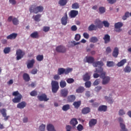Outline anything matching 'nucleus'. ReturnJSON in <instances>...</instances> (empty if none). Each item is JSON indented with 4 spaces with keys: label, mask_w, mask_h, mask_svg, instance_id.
Listing matches in <instances>:
<instances>
[{
    "label": "nucleus",
    "mask_w": 131,
    "mask_h": 131,
    "mask_svg": "<svg viewBox=\"0 0 131 131\" xmlns=\"http://www.w3.org/2000/svg\"><path fill=\"white\" fill-rule=\"evenodd\" d=\"M94 72H97V73H99V74H100V78L102 79V84L105 85L109 83L111 79L110 77L106 76V72L104 71V69H103V68L98 67L96 68Z\"/></svg>",
    "instance_id": "obj_1"
},
{
    "label": "nucleus",
    "mask_w": 131,
    "mask_h": 131,
    "mask_svg": "<svg viewBox=\"0 0 131 131\" xmlns=\"http://www.w3.org/2000/svg\"><path fill=\"white\" fill-rule=\"evenodd\" d=\"M30 13H34V14H37L40 13L43 11V7L42 6H36L35 5H31L29 8Z\"/></svg>",
    "instance_id": "obj_2"
},
{
    "label": "nucleus",
    "mask_w": 131,
    "mask_h": 131,
    "mask_svg": "<svg viewBox=\"0 0 131 131\" xmlns=\"http://www.w3.org/2000/svg\"><path fill=\"white\" fill-rule=\"evenodd\" d=\"M12 96L15 97L12 99L13 103H20L22 99V95L19 93V91H14L12 93Z\"/></svg>",
    "instance_id": "obj_3"
},
{
    "label": "nucleus",
    "mask_w": 131,
    "mask_h": 131,
    "mask_svg": "<svg viewBox=\"0 0 131 131\" xmlns=\"http://www.w3.org/2000/svg\"><path fill=\"white\" fill-rule=\"evenodd\" d=\"M52 92L54 94H56L59 90V82L57 81L52 80L51 82Z\"/></svg>",
    "instance_id": "obj_4"
},
{
    "label": "nucleus",
    "mask_w": 131,
    "mask_h": 131,
    "mask_svg": "<svg viewBox=\"0 0 131 131\" xmlns=\"http://www.w3.org/2000/svg\"><path fill=\"white\" fill-rule=\"evenodd\" d=\"M72 71V69L68 68L64 69L63 68H59L58 70L57 74L58 75H62V74H68Z\"/></svg>",
    "instance_id": "obj_5"
},
{
    "label": "nucleus",
    "mask_w": 131,
    "mask_h": 131,
    "mask_svg": "<svg viewBox=\"0 0 131 131\" xmlns=\"http://www.w3.org/2000/svg\"><path fill=\"white\" fill-rule=\"evenodd\" d=\"M123 26V24L121 22H118L115 24V31L116 32H121L122 31V29H121V27Z\"/></svg>",
    "instance_id": "obj_6"
},
{
    "label": "nucleus",
    "mask_w": 131,
    "mask_h": 131,
    "mask_svg": "<svg viewBox=\"0 0 131 131\" xmlns=\"http://www.w3.org/2000/svg\"><path fill=\"white\" fill-rule=\"evenodd\" d=\"M16 60L18 61L22 59L23 57H24V55H25V53L22 51V50L18 49L16 51Z\"/></svg>",
    "instance_id": "obj_7"
},
{
    "label": "nucleus",
    "mask_w": 131,
    "mask_h": 131,
    "mask_svg": "<svg viewBox=\"0 0 131 131\" xmlns=\"http://www.w3.org/2000/svg\"><path fill=\"white\" fill-rule=\"evenodd\" d=\"M37 99L40 101H45V102H47V101L50 100L49 98H48V96H47L46 94H42L41 95H38L37 96Z\"/></svg>",
    "instance_id": "obj_8"
},
{
    "label": "nucleus",
    "mask_w": 131,
    "mask_h": 131,
    "mask_svg": "<svg viewBox=\"0 0 131 131\" xmlns=\"http://www.w3.org/2000/svg\"><path fill=\"white\" fill-rule=\"evenodd\" d=\"M56 51L58 53H66V51H67V49L66 48L62 46H59L56 47Z\"/></svg>",
    "instance_id": "obj_9"
},
{
    "label": "nucleus",
    "mask_w": 131,
    "mask_h": 131,
    "mask_svg": "<svg viewBox=\"0 0 131 131\" xmlns=\"http://www.w3.org/2000/svg\"><path fill=\"white\" fill-rule=\"evenodd\" d=\"M68 20V15H67V12L65 13L64 16H63L61 19V24L64 26L67 25Z\"/></svg>",
    "instance_id": "obj_10"
},
{
    "label": "nucleus",
    "mask_w": 131,
    "mask_h": 131,
    "mask_svg": "<svg viewBox=\"0 0 131 131\" xmlns=\"http://www.w3.org/2000/svg\"><path fill=\"white\" fill-rule=\"evenodd\" d=\"M6 111H7L5 108H3L2 110H1V111L0 110V112H1V114L2 115L3 117H4V119L5 121H7V120H8L9 118H10V116H7Z\"/></svg>",
    "instance_id": "obj_11"
},
{
    "label": "nucleus",
    "mask_w": 131,
    "mask_h": 131,
    "mask_svg": "<svg viewBox=\"0 0 131 131\" xmlns=\"http://www.w3.org/2000/svg\"><path fill=\"white\" fill-rule=\"evenodd\" d=\"M60 96L63 98H66L68 96V90L67 89H62L60 92Z\"/></svg>",
    "instance_id": "obj_12"
},
{
    "label": "nucleus",
    "mask_w": 131,
    "mask_h": 131,
    "mask_svg": "<svg viewBox=\"0 0 131 131\" xmlns=\"http://www.w3.org/2000/svg\"><path fill=\"white\" fill-rule=\"evenodd\" d=\"M85 59L87 63L90 64H94L95 62V58L93 56H86Z\"/></svg>",
    "instance_id": "obj_13"
},
{
    "label": "nucleus",
    "mask_w": 131,
    "mask_h": 131,
    "mask_svg": "<svg viewBox=\"0 0 131 131\" xmlns=\"http://www.w3.org/2000/svg\"><path fill=\"white\" fill-rule=\"evenodd\" d=\"M77 15H78V11L77 10H71L69 13L71 18H75Z\"/></svg>",
    "instance_id": "obj_14"
},
{
    "label": "nucleus",
    "mask_w": 131,
    "mask_h": 131,
    "mask_svg": "<svg viewBox=\"0 0 131 131\" xmlns=\"http://www.w3.org/2000/svg\"><path fill=\"white\" fill-rule=\"evenodd\" d=\"M26 105H27V103H26V102L25 101H22L17 105V108H18L19 109H24L25 107H26Z\"/></svg>",
    "instance_id": "obj_15"
},
{
    "label": "nucleus",
    "mask_w": 131,
    "mask_h": 131,
    "mask_svg": "<svg viewBox=\"0 0 131 131\" xmlns=\"http://www.w3.org/2000/svg\"><path fill=\"white\" fill-rule=\"evenodd\" d=\"M119 54V49L117 47H115L113 52L112 55L114 58H117Z\"/></svg>",
    "instance_id": "obj_16"
},
{
    "label": "nucleus",
    "mask_w": 131,
    "mask_h": 131,
    "mask_svg": "<svg viewBox=\"0 0 131 131\" xmlns=\"http://www.w3.org/2000/svg\"><path fill=\"white\" fill-rule=\"evenodd\" d=\"M94 67H98V66H100L102 68V66H104V62L102 61H95L93 63Z\"/></svg>",
    "instance_id": "obj_17"
},
{
    "label": "nucleus",
    "mask_w": 131,
    "mask_h": 131,
    "mask_svg": "<svg viewBox=\"0 0 131 131\" xmlns=\"http://www.w3.org/2000/svg\"><path fill=\"white\" fill-rule=\"evenodd\" d=\"M95 24L96 26H97V29H98V28H102V27H103V23H102V21H101V20H100L99 19H97L95 21Z\"/></svg>",
    "instance_id": "obj_18"
},
{
    "label": "nucleus",
    "mask_w": 131,
    "mask_h": 131,
    "mask_svg": "<svg viewBox=\"0 0 131 131\" xmlns=\"http://www.w3.org/2000/svg\"><path fill=\"white\" fill-rule=\"evenodd\" d=\"M75 99H76V97H75V95H70L67 98V101L69 103H72V102L75 101Z\"/></svg>",
    "instance_id": "obj_19"
},
{
    "label": "nucleus",
    "mask_w": 131,
    "mask_h": 131,
    "mask_svg": "<svg viewBox=\"0 0 131 131\" xmlns=\"http://www.w3.org/2000/svg\"><path fill=\"white\" fill-rule=\"evenodd\" d=\"M35 63V60L33 59L30 60L27 64V68L28 69H30V68H32Z\"/></svg>",
    "instance_id": "obj_20"
},
{
    "label": "nucleus",
    "mask_w": 131,
    "mask_h": 131,
    "mask_svg": "<svg viewBox=\"0 0 131 131\" xmlns=\"http://www.w3.org/2000/svg\"><path fill=\"white\" fill-rule=\"evenodd\" d=\"M90 79H91V75L89 73H86L83 75V80L84 81H88Z\"/></svg>",
    "instance_id": "obj_21"
},
{
    "label": "nucleus",
    "mask_w": 131,
    "mask_h": 131,
    "mask_svg": "<svg viewBox=\"0 0 131 131\" xmlns=\"http://www.w3.org/2000/svg\"><path fill=\"white\" fill-rule=\"evenodd\" d=\"M18 35V34L13 33L11 34L10 35L7 36V39H15L16 37H17V36Z\"/></svg>",
    "instance_id": "obj_22"
},
{
    "label": "nucleus",
    "mask_w": 131,
    "mask_h": 131,
    "mask_svg": "<svg viewBox=\"0 0 131 131\" xmlns=\"http://www.w3.org/2000/svg\"><path fill=\"white\" fill-rule=\"evenodd\" d=\"M40 18H41V14H37L32 16V18L34 19V21H36V22H39V21H40Z\"/></svg>",
    "instance_id": "obj_23"
},
{
    "label": "nucleus",
    "mask_w": 131,
    "mask_h": 131,
    "mask_svg": "<svg viewBox=\"0 0 131 131\" xmlns=\"http://www.w3.org/2000/svg\"><path fill=\"white\" fill-rule=\"evenodd\" d=\"M47 129L48 131H56V129H55V127L52 124H49L47 125Z\"/></svg>",
    "instance_id": "obj_24"
},
{
    "label": "nucleus",
    "mask_w": 131,
    "mask_h": 131,
    "mask_svg": "<svg viewBox=\"0 0 131 131\" xmlns=\"http://www.w3.org/2000/svg\"><path fill=\"white\" fill-rule=\"evenodd\" d=\"M97 124V119H92L89 121V126L92 127Z\"/></svg>",
    "instance_id": "obj_25"
},
{
    "label": "nucleus",
    "mask_w": 131,
    "mask_h": 131,
    "mask_svg": "<svg viewBox=\"0 0 131 131\" xmlns=\"http://www.w3.org/2000/svg\"><path fill=\"white\" fill-rule=\"evenodd\" d=\"M126 59H122L117 64V66L118 67H122L126 63Z\"/></svg>",
    "instance_id": "obj_26"
},
{
    "label": "nucleus",
    "mask_w": 131,
    "mask_h": 131,
    "mask_svg": "<svg viewBox=\"0 0 131 131\" xmlns=\"http://www.w3.org/2000/svg\"><path fill=\"white\" fill-rule=\"evenodd\" d=\"M104 40V43H108L110 42V36L108 34L104 35V37L103 38Z\"/></svg>",
    "instance_id": "obj_27"
},
{
    "label": "nucleus",
    "mask_w": 131,
    "mask_h": 131,
    "mask_svg": "<svg viewBox=\"0 0 131 131\" xmlns=\"http://www.w3.org/2000/svg\"><path fill=\"white\" fill-rule=\"evenodd\" d=\"M98 111L101 112L103 111V112H106L107 111V106L106 105H100L98 108Z\"/></svg>",
    "instance_id": "obj_28"
},
{
    "label": "nucleus",
    "mask_w": 131,
    "mask_h": 131,
    "mask_svg": "<svg viewBox=\"0 0 131 131\" xmlns=\"http://www.w3.org/2000/svg\"><path fill=\"white\" fill-rule=\"evenodd\" d=\"M91 112V108L89 107H84L82 110V114H88Z\"/></svg>",
    "instance_id": "obj_29"
},
{
    "label": "nucleus",
    "mask_w": 131,
    "mask_h": 131,
    "mask_svg": "<svg viewBox=\"0 0 131 131\" xmlns=\"http://www.w3.org/2000/svg\"><path fill=\"white\" fill-rule=\"evenodd\" d=\"M90 42H93V43H96L99 41V39L96 36L91 37L89 40Z\"/></svg>",
    "instance_id": "obj_30"
},
{
    "label": "nucleus",
    "mask_w": 131,
    "mask_h": 131,
    "mask_svg": "<svg viewBox=\"0 0 131 131\" xmlns=\"http://www.w3.org/2000/svg\"><path fill=\"white\" fill-rule=\"evenodd\" d=\"M23 79L25 80V81H29L30 80V77L29 75L27 73H24L23 74Z\"/></svg>",
    "instance_id": "obj_31"
},
{
    "label": "nucleus",
    "mask_w": 131,
    "mask_h": 131,
    "mask_svg": "<svg viewBox=\"0 0 131 131\" xmlns=\"http://www.w3.org/2000/svg\"><path fill=\"white\" fill-rule=\"evenodd\" d=\"M31 37L32 38H38L39 37V35H38V32H34L30 35Z\"/></svg>",
    "instance_id": "obj_32"
},
{
    "label": "nucleus",
    "mask_w": 131,
    "mask_h": 131,
    "mask_svg": "<svg viewBox=\"0 0 131 131\" xmlns=\"http://www.w3.org/2000/svg\"><path fill=\"white\" fill-rule=\"evenodd\" d=\"M71 124L72 125V126H75L76 124L78 123V122H77V120L76 118H73L70 121Z\"/></svg>",
    "instance_id": "obj_33"
},
{
    "label": "nucleus",
    "mask_w": 131,
    "mask_h": 131,
    "mask_svg": "<svg viewBox=\"0 0 131 131\" xmlns=\"http://www.w3.org/2000/svg\"><path fill=\"white\" fill-rule=\"evenodd\" d=\"M59 85L61 89H64V88H66V85H67V83L64 80H61L59 83Z\"/></svg>",
    "instance_id": "obj_34"
},
{
    "label": "nucleus",
    "mask_w": 131,
    "mask_h": 131,
    "mask_svg": "<svg viewBox=\"0 0 131 131\" xmlns=\"http://www.w3.org/2000/svg\"><path fill=\"white\" fill-rule=\"evenodd\" d=\"M76 92L77 93V94H81L84 92V88L80 86L76 89Z\"/></svg>",
    "instance_id": "obj_35"
},
{
    "label": "nucleus",
    "mask_w": 131,
    "mask_h": 131,
    "mask_svg": "<svg viewBox=\"0 0 131 131\" xmlns=\"http://www.w3.org/2000/svg\"><path fill=\"white\" fill-rule=\"evenodd\" d=\"M89 31H93V30H97V26L94 24H91L88 28Z\"/></svg>",
    "instance_id": "obj_36"
},
{
    "label": "nucleus",
    "mask_w": 131,
    "mask_h": 131,
    "mask_svg": "<svg viewBox=\"0 0 131 131\" xmlns=\"http://www.w3.org/2000/svg\"><path fill=\"white\" fill-rule=\"evenodd\" d=\"M80 105H81V101H75L73 103V105L76 109H78L80 107Z\"/></svg>",
    "instance_id": "obj_37"
},
{
    "label": "nucleus",
    "mask_w": 131,
    "mask_h": 131,
    "mask_svg": "<svg viewBox=\"0 0 131 131\" xmlns=\"http://www.w3.org/2000/svg\"><path fill=\"white\" fill-rule=\"evenodd\" d=\"M131 72V68L129 66L127 65L124 69V72L125 73H129Z\"/></svg>",
    "instance_id": "obj_38"
},
{
    "label": "nucleus",
    "mask_w": 131,
    "mask_h": 131,
    "mask_svg": "<svg viewBox=\"0 0 131 131\" xmlns=\"http://www.w3.org/2000/svg\"><path fill=\"white\" fill-rule=\"evenodd\" d=\"M120 126L121 128L120 131H128L127 129L125 127V124L123 123H121L120 124Z\"/></svg>",
    "instance_id": "obj_39"
},
{
    "label": "nucleus",
    "mask_w": 131,
    "mask_h": 131,
    "mask_svg": "<svg viewBox=\"0 0 131 131\" xmlns=\"http://www.w3.org/2000/svg\"><path fill=\"white\" fill-rule=\"evenodd\" d=\"M58 4L61 7L66 6V5L67 4V0H59Z\"/></svg>",
    "instance_id": "obj_40"
},
{
    "label": "nucleus",
    "mask_w": 131,
    "mask_h": 131,
    "mask_svg": "<svg viewBox=\"0 0 131 131\" xmlns=\"http://www.w3.org/2000/svg\"><path fill=\"white\" fill-rule=\"evenodd\" d=\"M72 9L74 10H77V9H79V4L77 3H75L72 4Z\"/></svg>",
    "instance_id": "obj_41"
},
{
    "label": "nucleus",
    "mask_w": 131,
    "mask_h": 131,
    "mask_svg": "<svg viewBox=\"0 0 131 131\" xmlns=\"http://www.w3.org/2000/svg\"><path fill=\"white\" fill-rule=\"evenodd\" d=\"M62 109L63 111H68V110H69L70 109V105H69V104L64 105L62 106Z\"/></svg>",
    "instance_id": "obj_42"
},
{
    "label": "nucleus",
    "mask_w": 131,
    "mask_h": 131,
    "mask_svg": "<svg viewBox=\"0 0 131 131\" xmlns=\"http://www.w3.org/2000/svg\"><path fill=\"white\" fill-rule=\"evenodd\" d=\"M36 60L39 62H41L43 60V55H38L36 56Z\"/></svg>",
    "instance_id": "obj_43"
},
{
    "label": "nucleus",
    "mask_w": 131,
    "mask_h": 131,
    "mask_svg": "<svg viewBox=\"0 0 131 131\" xmlns=\"http://www.w3.org/2000/svg\"><path fill=\"white\" fill-rule=\"evenodd\" d=\"M99 14H104L106 12V9L104 7H100L99 8Z\"/></svg>",
    "instance_id": "obj_44"
},
{
    "label": "nucleus",
    "mask_w": 131,
    "mask_h": 131,
    "mask_svg": "<svg viewBox=\"0 0 131 131\" xmlns=\"http://www.w3.org/2000/svg\"><path fill=\"white\" fill-rule=\"evenodd\" d=\"M12 23L14 25H18L19 24V20H18V18L14 17L12 19Z\"/></svg>",
    "instance_id": "obj_45"
},
{
    "label": "nucleus",
    "mask_w": 131,
    "mask_h": 131,
    "mask_svg": "<svg viewBox=\"0 0 131 131\" xmlns=\"http://www.w3.org/2000/svg\"><path fill=\"white\" fill-rule=\"evenodd\" d=\"M106 66L107 67H113L114 66V62L107 61L106 62Z\"/></svg>",
    "instance_id": "obj_46"
},
{
    "label": "nucleus",
    "mask_w": 131,
    "mask_h": 131,
    "mask_svg": "<svg viewBox=\"0 0 131 131\" xmlns=\"http://www.w3.org/2000/svg\"><path fill=\"white\" fill-rule=\"evenodd\" d=\"M46 130V125L42 124L39 127V131H45Z\"/></svg>",
    "instance_id": "obj_47"
},
{
    "label": "nucleus",
    "mask_w": 131,
    "mask_h": 131,
    "mask_svg": "<svg viewBox=\"0 0 131 131\" xmlns=\"http://www.w3.org/2000/svg\"><path fill=\"white\" fill-rule=\"evenodd\" d=\"M10 52H11V48L10 47H6L4 49V54H9Z\"/></svg>",
    "instance_id": "obj_48"
},
{
    "label": "nucleus",
    "mask_w": 131,
    "mask_h": 131,
    "mask_svg": "<svg viewBox=\"0 0 131 131\" xmlns=\"http://www.w3.org/2000/svg\"><path fill=\"white\" fill-rule=\"evenodd\" d=\"M92 85V82L90 81H86L85 83V88H90Z\"/></svg>",
    "instance_id": "obj_49"
},
{
    "label": "nucleus",
    "mask_w": 131,
    "mask_h": 131,
    "mask_svg": "<svg viewBox=\"0 0 131 131\" xmlns=\"http://www.w3.org/2000/svg\"><path fill=\"white\" fill-rule=\"evenodd\" d=\"M93 77L94 78H98V77L101 78V74L96 72L93 74Z\"/></svg>",
    "instance_id": "obj_50"
},
{
    "label": "nucleus",
    "mask_w": 131,
    "mask_h": 131,
    "mask_svg": "<svg viewBox=\"0 0 131 131\" xmlns=\"http://www.w3.org/2000/svg\"><path fill=\"white\" fill-rule=\"evenodd\" d=\"M67 82H68V83H73L74 80L73 78H70L67 79Z\"/></svg>",
    "instance_id": "obj_51"
},
{
    "label": "nucleus",
    "mask_w": 131,
    "mask_h": 131,
    "mask_svg": "<svg viewBox=\"0 0 131 131\" xmlns=\"http://www.w3.org/2000/svg\"><path fill=\"white\" fill-rule=\"evenodd\" d=\"M43 31H44V32H48L50 31V27H47V26L43 27Z\"/></svg>",
    "instance_id": "obj_52"
},
{
    "label": "nucleus",
    "mask_w": 131,
    "mask_h": 131,
    "mask_svg": "<svg viewBox=\"0 0 131 131\" xmlns=\"http://www.w3.org/2000/svg\"><path fill=\"white\" fill-rule=\"evenodd\" d=\"M77 128L78 131H81L83 129V126L81 124H79L77 126Z\"/></svg>",
    "instance_id": "obj_53"
},
{
    "label": "nucleus",
    "mask_w": 131,
    "mask_h": 131,
    "mask_svg": "<svg viewBox=\"0 0 131 131\" xmlns=\"http://www.w3.org/2000/svg\"><path fill=\"white\" fill-rule=\"evenodd\" d=\"M30 95L32 97H35V96H37V92L33 91L30 93Z\"/></svg>",
    "instance_id": "obj_54"
},
{
    "label": "nucleus",
    "mask_w": 131,
    "mask_h": 131,
    "mask_svg": "<svg viewBox=\"0 0 131 131\" xmlns=\"http://www.w3.org/2000/svg\"><path fill=\"white\" fill-rule=\"evenodd\" d=\"M80 34H77L75 36V40H76L77 41H78V40H79V39H80Z\"/></svg>",
    "instance_id": "obj_55"
},
{
    "label": "nucleus",
    "mask_w": 131,
    "mask_h": 131,
    "mask_svg": "<svg viewBox=\"0 0 131 131\" xmlns=\"http://www.w3.org/2000/svg\"><path fill=\"white\" fill-rule=\"evenodd\" d=\"M103 24L104 25V26L105 27H109V25H110V24H109V23H108L107 21L106 20H104L103 21H102Z\"/></svg>",
    "instance_id": "obj_56"
},
{
    "label": "nucleus",
    "mask_w": 131,
    "mask_h": 131,
    "mask_svg": "<svg viewBox=\"0 0 131 131\" xmlns=\"http://www.w3.org/2000/svg\"><path fill=\"white\" fill-rule=\"evenodd\" d=\"M124 114H125V113L124 112V111H123V110L121 109L119 110V115H120V116H122V115H124Z\"/></svg>",
    "instance_id": "obj_57"
},
{
    "label": "nucleus",
    "mask_w": 131,
    "mask_h": 131,
    "mask_svg": "<svg viewBox=\"0 0 131 131\" xmlns=\"http://www.w3.org/2000/svg\"><path fill=\"white\" fill-rule=\"evenodd\" d=\"M83 36L84 38H86V39H89V38H90V35L88 33H84L83 34Z\"/></svg>",
    "instance_id": "obj_58"
},
{
    "label": "nucleus",
    "mask_w": 131,
    "mask_h": 131,
    "mask_svg": "<svg viewBox=\"0 0 131 131\" xmlns=\"http://www.w3.org/2000/svg\"><path fill=\"white\" fill-rule=\"evenodd\" d=\"M100 83V79H97L93 83V85H98Z\"/></svg>",
    "instance_id": "obj_59"
},
{
    "label": "nucleus",
    "mask_w": 131,
    "mask_h": 131,
    "mask_svg": "<svg viewBox=\"0 0 131 131\" xmlns=\"http://www.w3.org/2000/svg\"><path fill=\"white\" fill-rule=\"evenodd\" d=\"M72 31H76L77 30V27H76L75 25H73L71 28Z\"/></svg>",
    "instance_id": "obj_60"
},
{
    "label": "nucleus",
    "mask_w": 131,
    "mask_h": 131,
    "mask_svg": "<svg viewBox=\"0 0 131 131\" xmlns=\"http://www.w3.org/2000/svg\"><path fill=\"white\" fill-rule=\"evenodd\" d=\"M104 98H105V100H108V103H110V104H112V103H113V102H114L113 100L109 99V97L105 96Z\"/></svg>",
    "instance_id": "obj_61"
},
{
    "label": "nucleus",
    "mask_w": 131,
    "mask_h": 131,
    "mask_svg": "<svg viewBox=\"0 0 131 131\" xmlns=\"http://www.w3.org/2000/svg\"><path fill=\"white\" fill-rule=\"evenodd\" d=\"M53 78L55 79V80H58V79H60V76L59 74L55 75L53 77Z\"/></svg>",
    "instance_id": "obj_62"
},
{
    "label": "nucleus",
    "mask_w": 131,
    "mask_h": 131,
    "mask_svg": "<svg viewBox=\"0 0 131 131\" xmlns=\"http://www.w3.org/2000/svg\"><path fill=\"white\" fill-rule=\"evenodd\" d=\"M31 73L32 74H36V73H37V69H33L31 71Z\"/></svg>",
    "instance_id": "obj_63"
},
{
    "label": "nucleus",
    "mask_w": 131,
    "mask_h": 131,
    "mask_svg": "<svg viewBox=\"0 0 131 131\" xmlns=\"http://www.w3.org/2000/svg\"><path fill=\"white\" fill-rule=\"evenodd\" d=\"M9 3L11 4V5H16V4H17L16 0H9Z\"/></svg>",
    "instance_id": "obj_64"
}]
</instances>
